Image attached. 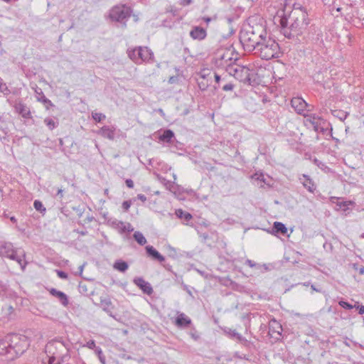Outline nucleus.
<instances>
[{
  "mask_svg": "<svg viewBox=\"0 0 364 364\" xmlns=\"http://www.w3.org/2000/svg\"><path fill=\"white\" fill-rule=\"evenodd\" d=\"M27 338L19 334L7 335L0 340V356L3 361L13 360L22 355L28 348Z\"/></svg>",
  "mask_w": 364,
  "mask_h": 364,
  "instance_id": "f257e3e1",
  "label": "nucleus"
},
{
  "mask_svg": "<svg viewBox=\"0 0 364 364\" xmlns=\"http://www.w3.org/2000/svg\"><path fill=\"white\" fill-rule=\"evenodd\" d=\"M70 342L62 337L55 338L46 345V353L49 358L48 364H63L70 358Z\"/></svg>",
  "mask_w": 364,
  "mask_h": 364,
  "instance_id": "f03ea898",
  "label": "nucleus"
},
{
  "mask_svg": "<svg viewBox=\"0 0 364 364\" xmlns=\"http://www.w3.org/2000/svg\"><path fill=\"white\" fill-rule=\"evenodd\" d=\"M266 36L267 31L264 26L262 24L249 25L240 33V39L244 47L251 51L255 48L257 45H259V42L264 41Z\"/></svg>",
  "mask_w": 364,
  "mask_h": 364,
  "instance_id": "7ed1b4c3",
  "label": "nucleus"
},
{
  "mask_svg": "<svg viewBox=\"0 0 364 364\" xmlns=\"http://www.w3.org/2000/svg\"><path fill=\"white\" fill-rule=\"evenodd\" d=\"M251 51L258 54L262 59L269 60L279 57V46L274 39L266 36L264 41L259 42V45H257Z\"/></svg>",
  "mask_w": 364,
  "mask_h": 364,
  "instance_id": "20e7f679",
  "label": "nucleus"
},
{
  "mask_svg": "<svg viewBox=\"0 0 364 364\" xmlns=\"http://www.w3.org/2000/svg\"><path fill=\"white\" fill-rule=\"evenodd\" d=\"M289 18L291 21L289 28L301 35L309 24L307 14L302 10H294Z\"/></svg>",
  "mask_w": 364,
  "mask_h": 364,
  "instance_id": "39448f33",
  "label": "nucleus"
},
{
  "mask_svg": "<svg viewBox=\"0 0 364 364\" xmlns=\"http://www.w3.org/2000/svg\"><path fill=\"white\" fill-rule=\"evenodd\" d=\"M0 256L16 261L22 269L25 268L26 263L24 262V254L18 255L17 250L14 248L11 242H0Z\"/></svg>",
  "mask_w": 364,
  "mask_h": 364,
  "instance_id": "423d86ee",
  "label": "nucleus"
},
{
  "mask_svg": "<svg viewBox=\"0 0 364 364\" xmlns=\"http://www.w3.org/2000/svg\"><path fill=\"white\" fill-rule=\"evenodd\" d=\"M227 73L233 76L240 82L247 83L250 81V69L246 66L234 64L228 65L226 68Z\"/></svg>",
  "mask_w": 364,
  "mask_h": 364,
  "instance_id": "0eeeda50",
  "label": "nucleus"
},
{
  "mask_svg": "<svg viewBox=\"0 0 364 364\" xmlns=\"http://www.w3.org/2000/svg\"><path fill=\"white\" fill-rule=\"evenodd\" d=\"M128 55L136 63H141L151 60L154 57V53L147 47H138L129 50Z\"/></svg>",
  "mask_w": 364,
  "mask_h": 364,
  "instance_id": "6e6552de",
  "label": "nucleus"
},
{
  "mask_svg": "<svg viewBox=\"0 0 364 364\" xmlns=\"http://www.w3.org/2000/svg\"><path fill=\"white\" fill-rule=\"evenodd\" d=\"M131 13L132 10L129 6H116L111 9L109 16L113 21L123 23L130 17Z\"/></svg>",
  "mask_w": 364,
  "mask_h": 364,
  "instance_id": "1a4fd4ad",
  "label": "nucleus"
},
{
  "mask_svg": "<svg viewBox=\"0 0 364 364\" xmlns=\"http://www.w3.org/2000/svg\"><path fill=\"white\" fill-rule=\"evenodd\" d=\"M282 331V325L276 319L272 318L269 321L268 334L275 341L281 339Z\"/></svg>",
  "mask_w": 364,
  "mask_h": 364,
  "instance_id": "9d476101",
  "label": "nucleus"
},
{
  "mask_svg": "<svg viewBox=\"0 0 364 364\" xmlns=\"http://www.w3.org/2000/svg\"><path fill=\"white\" fill-rule=\"evenodd\" d=\"M177 316L175 318L174 324L180 328H186L190 326L192 323L191 319L184 313L177 311Z\"/></svg>",
  "mask_w": 364,
  "mask_h": 364,
  "instance_id": "9b49d317",
  "label": "nucleus"
},
{
  "mask_svg": "<svg viewBox=\"0 0 364 364\" xmlns=\"http://www.w3.org/2000/svg\"><path fill=\"white\" fill-rule=\"evenodd\" d=\"M291 105L298 114L305 115L304 112L308 104L303 98L293 97L291 100Z\"/></svg>",
  "mask_w": 364,
  "mask_h": 364,
  "instance_id": "f8f14e48",
  "label": "nucleus"
},
{
  "mask_svg": "<svg viewBox=\"0 0 364 364\" xmlns=\"http://www.w3.org/2000/svg\"><path fill=\"white\" fill-rule=\"evenodd\" d=\"M100 306L102 308V309L105 311L109 316L112 317L113 318H116L115 316L113 314V309H114V306L111 301V299L108 297H101L100 298Z\"/></svg>",
  "mask_w": 364,
  "mask_h": 364,
  "instance_id": "ddd939ff",
  "label": "nucleus"
},
{
  "mask_svg": "<svg viewBox=\"0 0 364 364\" xmlns=\"http://www.w3.org/2000/svg\"><path fill=\"white\" fill-rule=\"evenodd\" d=\"M134 283L139 287L144 294L151 295L153 293V288L150 283L145 281L142 277L134 278Z\"/></svg>",
  "mask_w": 364,
  "mask_h": 364,
  "instance_id": "4468645a",
  "label": "nucleus"
},
{
  "mask_svg": "<svg viewBox=\"0 0 364 364\" xmlns=\"http://www.w3.org/2000/svg\"><path fill=\"white\" fill-rule=\"evenodd\" d=\"M190 36L193 40L202 41L207 36L206 30L200 26H194L190 31Z\"/></svg>",
  "mask_w": 364,
  "mask_h": 364,
  "instance_id": "2eb2a0df",
  "label": "nucleus"
},
{
  "mask_svg": "<svg viewBox=\"0 0 364 364\" xmlns=\"http://www.w3.org/2000/svg\"><path fill=\"white\" fill-rule=\"evenodd\" d=\"M49 292L53 296L57 298L63 306H68L69 304L68 297L64 292L55 288L50 289Z\"/></svg>",
  "mask_w": 364,
  "mask_h": 364,
  "instance_id": "dca6fc26",
  "label": "nucleus"
},
{
  "mask_svg": "<svg viewBox=\"0 0 364 364\" xmlns=\"http://www.w3.org/2000/svg\"><path fill=\"white\" fill-rule=\"evenodd\" d=\"M112 226L119 230L121 233L131 232L134 230L132 225L129 223H124L122 221L114 220L112 223Z\"/></svg>",
  "mask_w": 364,
  "mask_h": 364,
  "instance_id": "f3484780",
  "label": "nucleus"
},
{
  "mask_svg": "<svg viewBox=\"0 0 364 364\" xmlns=\"http://www.w3.org/2000/svg\"><path fill=\"white\" fill-rule=\"evenodd\" d=\"M299 181L302 183L304 187L306 188L310 193H313L316 190V186L314 182L308 175L303 174L299 178Z\"/></svg>",
  "mask_w": 364,
  "mask_h": 364,
  "instance_id": "a211bd4d",
  "label": "nucleus"
},
{
  "mask_svg": "<svg viewBox=\"0 0 364 364\" xmlns=\"http://www.w3.org/2000/svg\"><path fill=\"white\" fill-rule=\"evenodd\" d=\"M114 132V127L109 126H104L97 132V134L101 135L104 138H107L109 140H113L115 136Z\"/></svg>",
  "mask_w": 364,
  "mask_h": 364,
  "instance_id": "6ab92c4d",
  "label": "nucleus"
},
{
  "mask_svg": "<svg viewBox=\"0 0 364 364\" xmlns=\"http://www.w3.org/2000/svg\"><path fill=\"white\" fill-rule=\"evenodd\" d=\"M145 249L148 256L152 259L157 260L159 262H164L165 257L161 255L153 246L147 245Z\"/></svg>",
  "mask_w": 364,
  "mask_h": 364,
  "instance_id": "aec40b11",
  "label": "nucleus"
},
{
  "mask_svg": "<svg viewBox=\"0 0 364 364\" xmlns=\"http://www.w3.org/2000/svg\"><path fill=\"white\" fill-rule=\"evenodd\" d=\"M15 109L17 113L21 114L22 117L25 119L31 118V111L30 109L23 103H18L15 105Z\"/></svg>",
  "mask_w": 364,
  "mask_h": 364,
  "instance_id": "412c9836",
  "label": "nucleus"
},
{
  "mask_svg": "<svg viewBox=\"0 0 364 364\" xmlns=\"http://www.w3.org/2000/svg\"><path fill=\"white\" fill-rule=\"evenodd\" d=\"M280 21H281V26L283 29V33H284V35L285 37H287L288 38H292L294 36L299 35V33H296L295 32H293V31H291L289 28V27L287 28L288 22H287V18H282Z\"/></svg>",
  "mask_w": 364,
  "mask_h": 364,
  "instance_id": "4be33fe9",
  "label": "nucleus"
},
{
  "mask_svg": "<svg viewBox=\"0 0 364 364\" xmlns=\"http://www.w3.org/2000/svg\"><path fill=\"white\" fill-rule=\"evenodd\" d=\"M175 135L172 130L166 129L164 131L163 134L159 136V139L165 143H171Z\"/></svg>",
  "mask_w": 364,
  "mask_h": 364,
  "instance_id": "5701e85b",
  "label": "nucleus"
},
{
  "mask_svg": "<svg viewBox=\"0 0 364 364\" xmlns=\"http://www.w3.org/2000/svg\"><path fill=\"white\" fill-rule=\"evenodd\" d=\"M341 199H338V202L336 203V205L339 207V208L343 211L347 212L348 210H350V207L355 206V202L352 200H340Z\"/></svg>",
  "mask_w": 364,
  "mask_h": 364,
  "instance_id": "b1692460",
  "label": "nucleus"
},
{
  "mask_svg": "<svg viewBox=\"0 0 364 364\" xmlns=\"http://www.w3.org/2000/svg\"><path fill=\"white\" fill-rule=\"evenodd\" d=\"M36 93L38 95V101L43 102L46 105L47 109H48L49 106H53L52 102L44 95L41 88L36 89Z\"/></svg>",
  "mask_w": 364,
  "mask_h": 364,
  "instance_id": "393cba45",
  "label": "nucleus"
},
{
  "mask_svg": "<svg viewBox=\"0 0 364 364\" xmlns=\"http://www.w3.org/2000/svg\"><path fill=\"white\" fill-rule=\"evenodd\" d=\"M113 268L120 272H125L128 269L129 265L127 262L122 259H117L114 262Z\"/></svg>",
  "mask_w": 364,
  "mask_h": 364,
  "instance_id": "a878e982",
  "label": "nucleus"
},
{
  "mask_svg": "<svg viewBox=\"0 0 364 364\" xmlns=\"http://www.w3.org/2000/svg\"><path fill=\"white\" fill-rule=\"evenodd\" d=\"M273 231L276 233H281L285 235L287 232V228L284 223L274 222L273 224Z\"/></svg>",
  "mask_w": 364,
  "mask_h": 364,
  "instance_id": "bb28decb",
  "label": "nucleus"
},
{
  "mask_svg": "<svg viewBox=\"0 0 364 364\" xmlns=\"http://www.w3.org/2000/svg\"><path fill=\"white\" fill-rule=\"evenodd\" d=\"M43 122L50 130H53L59 124L58 119L55 117H46Z\"/></svg>",
  "mask_w": 364,
  "mask_h": 364,
  "instance_id": "cd10ccee",
  "label": "nucleus"
},
{
  "mask_svg": "<svg viewBox=\"0 0 364 364\" xmlns=\"http://www.w3.org/2000/svg\"><path fill=\"white\" fill-rule=\"evenodd\" d=\"M175 213L178 218L183 219L186 222L189 221L192 218V215L191 213L185 212L182 209L176 210Z\"/></svg>",
  "mask_w": 364,
  "mask_h": 364,
  "instance_id": "c85d7f7f",
  "label": "nucleus"
},
{
  "mask_svg": "<svg viewBox=\"0 0 364 364\" xmlns=\"http://www.w3.org/2000/svg\"><path fill=\"white\" fill-rule=\"evenodd\" d=\"M227 333L230 338H235L240 342L246 341L245 338L235 330L229 329L228 331H227Z\"/></svg>",
  "mask_w": 364,
  "mask_h": 364,
  "instance_id": "c756f323",
  "label": "nucleus"
},
{
  "mask_svg": "<svg viewBox=\"0 0 364 364\" xmlns=\"http://www.w3.org/2000/svg\"><path fill=\"white\" fill-rule=\"evenodd\" d=\"M332 114L341 121H344L347 118L348 113L341 109H335L332 110Z\"/></svg>",
  "mask_w": 364,
  "mask_h": 364,
  "instance_id": "7c9ffc66",
  "label": "nucleus"
},
{
  "mask_svg": "<svg viewBox=\"0 0 364 364\" xmlns=\"http://www.w3.org/2000/svg\"><path fill=\"white\" fill-rule=\"evenodd\" d=\"M134 240L140 245H144L146 243V239L143 235V234L139 231H136L134 233Z\"/></svg>",
  "mask_w": 364,
  "mask_h": 364,
  "instance_id": "2f4dec72",
  "label": "nucleus"
},
{
  "mask_svg": "<svg viewBox=\"0 0 364 364\" xmlns=\"http://www.w3.org/2000/svg\"><path fill=\"white\" fill-rule=\"evenodd\" d=\"M33 207L34 208L37 210V211H39L40 213H45L46 209V208L44 207V205H43L42 202L38 200H36L34 202H33Z\"/></svg>",
  "mask_w": 364,
  "mask_h": 364,
  "instance_id": "473e14b6",
  "label": "nucleus"
},
{
  "mask_svg": "<svg viewBox=\"0 0 364 364\" xmlns=\"http://www.w3.org/2000/svg\"><path fill=\"white\" fill-rule=\"evenodd\" d=\"M314 164L321 170H323L325 172H328L330 171V168L326 166V164L316 159H314Z\"/></svg>",
  "mask_w": 364,
  "mask_h": 364,
  "instance_id": "72a5a7b5",
  "label": "nucleus"
},
{
  "mask_svg": "<svg viewBox=\"0 0 364 364\" xmlns=\"http://www.w3.org/2000/svg\"><path fill=\"white\" fill-rule=\"evenodd\" d=\"M92 117L97 122H100L106 118V116L102 113L92 112Z\"/></svg>",
  "mask_w": 364,
  "mask_h": 364,
  "instance_id": "f704fd0d",
  "label": "nucleus"
},
{
  "mask_svg": "<svg viewBox=\"0 0 364 364\" xmlns=\"http://www.w3.org/2000/svg\"><path fill=\"white\" fill-rule=\"evenodd\" d=\"M95 353L98 355L99 360L102 364H105V357L103 355L102 350L100 347L95 348Z\"/></svg>",
  "mask_w": 364,
  "mask_h": 364,
  "instance_id": "c9c22d12",
  "label": "nucleus"
},
{
  "mask_svg": "<svg viewBox=\"0 0 364 364\" xmlns=\"http://www.w3.org/2000/svg\"><path fill=\"white\" fill-rule=\"evenodd\" d=\"M338 304L341 307H343L345 309H352L353 308V306L352 304L345 301H340Z\"/></svg>",
  "mask_w": 364,
  "mask_h": 364,
  "instance_id": "e433bc0d",
  "label": "nucleus"
},
{
  "mask_svg": "<svg viewBox=\"0 0 364 364\" xmlns=\"http://www.w3.org/2000/svg\"><path fill=\"white\" fill-rule=\"evenodd\" d=\"M235 87V85L232 83H227L222 87L223 91H232Z\"/></svg>",
  "mask_w": 364,
  "mask_h": 364,
  "instance_id": "4c0bfd02",
  "label": "nucleus"
},
{
  "mask_svg": "<svg viewBox=\"0 0 364 364\" xmlns=\"http://www.w3.org/2000/svg\"><path fill=\"white\" fill-rule=\"evenodd\" d=\"M85 346L90 349H94L95 350V348L98 347V346H96L95 342L93 340H90V341H87Z\"/></svg>",
  "mask_w": 364,
  "mask_h": 364,
  "instance_id": "58836bf2",
  "label": "nucleus"
},
{
  "mask_svg": "<svg viewBox=\"0 0 364 364\" xmlns=\"http://www.w3.org/2000/svg\"><path fill=\"white\" fill-rule=\"evenodd\" d=\"M131 204L130 201L125 200L122 203V207L125 211H127L129 209Z\"/></svg>",
  "mask_w": 364,
  "mask_h": 364,
  "instance_id": "ea45409f",
  "label": "nucleus"
},
{
  "mask_svg": "<svg viewBox=\"0 0 364 364\" xmlns=\"http://www.w3.org/2000/svg\"><path fill=\"white\" fill-rule=\"evenodd\" d=\"M6 290V286L2 282H0V298L4 296Z\"/></svg>",
  "mask_w": 364,
  "mask_h": 364,
  "instance_id": "a19ab883",
  "label": "nucleus"
},
{
  "mask_svg": "<svg viewBox=\"0 0 364 364\" xmlns=\"http://www.w3.org/2000/svg\"><path fill=\"white\" fill-rule=\"evenodd\" d=\"M58 276L63 279H68V274L63 271L58 270L57 271Z\"/></svg>",
  "mask_w": 364,
  "mask_h": 364,
  "instance_id": "79ce46f5",
  "label": "nucleus"
},
{
  "mask_svg": "<svg viewBox=\"0 0 364 364\" xmlns=\"http://www.w3.org/2000/svg\"><path fill=\"white\" fill-rule=\"evenodd\" d=\"M190 336L195 340L197 341L199 339L200 336L198 334L196 331L194 329L193 331L190 332Z\"/></svg>",
  "mask_w": 364,
  "mask_h": 364,
  "instance_id": "37998d69",
  "label": "nucleus"
},
{
  "mask_svg": "<svg viewBox=\"0 0 364 364\" xmlns=\"http://www.w3.org/2000/svg\"><path fill=\"white\" fill-rule=\"evenodd\" d=\"M55 198L58 199H62L63 198V190L62 188L58 189V192L55 195Z\"/></svg>",
  "mask_w": 364,
  "mask_h": 364,
  "instance_id": "c03bdc74",
  "label": "nucleus"
},
{
  "mask_svg": "<svg viewBox=\"0 0 364 364\" xmlns=\"http://www.w3.org/2000/svg\"><path fill=\"white\" fill-rule=\"evenodd\" d=\"M79 290L81 293H87V286L83 284H79Z\"/></svg>",
  "mask_w": 364,
  "mask_h": 364,
  "instance_id": "a18cd8bd",
  "label": "nucleus"
},
{
  "mask_svg": "<svg viewBox=\"0 0 364 364\" xmlns=\"http://www.w3.org/2000/svg\"><path fill=\"white\" fill-rule=\"evenodd\" d=\"M125 183L128 188H134V182L132 179H130V178L127 179L125 181Z\"/></svg>",
  "mask_w": 364,
  "mask_h": 364,
  "instance_id": "49530a36",
  "label": "nucleus"
},
{
  "mask_svg": "<svg viewBox=\"0 0 364 364\" xmlns=\"http://www.w3.org/2000/svg\"><path fill=\"white\" fill-rule=\"evenodd\" d=\"M193 2V0H181L180 5L186 6L190 5Z\"/></svg>",
  "mask_w": 364,
  "mask_h": 364,
  "instance_id": "de8ad7c7",
  "label": "nucleus"
},
{
  "mask_svg": "<svg viewBox=\"0 0 364 364\" xmlns=\"http://www.w3.org/2000/svg\"><path fill=\"white\" fill-rule=\"evenodd\" d=\"M245 264H247L250 267H254L257 266V264L251 259H247L245 261Z\"/></svg>",
  "mask_w": 364,
  "mask_h": 364,
  "instance_id": "09e8293b",
  "label": "nucleus"
},
{
  "mask_svg": "<svg viewBox=\"0 0 364 364\" xmlns=\"http://www.w3.org/2000/svg\"><path fill=\"white\" fill-rule=\"evenodd\" d=\"M357 309H358V314L362 315L364 314V306L358 305Z\"/></svg>",
  "mask_w": 364,
  "mask_h": 364,
  "instance_id": "8fccbe9b",
  "label": "nucleus"
},
{
  "mask_svg": "<svg viewBox=\"0 0 364 364\" xmlns=\"http://www.w3.org/2000/svg\"><path fill=\"white\" fill-rule=\"evenodd\" d=\"M137 198L141 200L142 202H145L146 200V197L143 194H138Z\"/></svg>",
  "mask_w": 364,
  "mask_h": 364,
  "instance_id": "3c124183",
  "label": "nucleus"
},
{
  "mask_svg": "<svg viewBox=\"0 0 364 364\" xmlns=\"http://www.w3.org/2000/svg\"><path fill=\"white\" fill-rule=\"evenodd\" d=\"M183 289L184 290H186L187 291V293L191 296V297H193V294H192V292L191 291L188 289V286L184 284L183 285Z\"/></svg>",
  "mask_w": 364,
  "mask_h": 364,
  "instance_id": "603ef678",
  "label": "nucleus"
},
{
  "mask_svg": "<svg viewBox=\"0 0 364 364\" xmlns=\"http://www.w3.org/2000/svg\"><path fill=\"white\" fill-rule=\"evenodd\" d=\"M215 80L217 83H219L220 80V76L217 73H215Z\"/></svg>",
  "mask_w": 364,
  "mask_h": 364,
  "instance_id": "864d4df0",
  "label": "nucleus"
},
{
  "mask_svg": "<svg viewBox=\"0 0 364 364\" xmlns=\"http://www.w3.org/2000/svg\"><path fill=\"white\" fill-rule=\"evenodd\" d=\"M311 288L313 291H315L316 292H320L321 291V289H317L314 284H311Z\"/></svg>",
  "mask_w": 364,
  "mask_h": 364,
  "instance_id": "5fc2aeb1",
  "label": "nucleus"
},
{
  "mask_svg": "<svg viewBox=\"0 0 364 364\" xmlns=\"http://www.w3.org/2000/svg\"><path fill=\"white\" fill-rule=\"evenodd\" d=\"M2 87H6V84L3 83L2 79L0 77V90H2Z\"/></svg>",
  "mask_w": 364,
  "mask_h": 364,
  "instance_id": "6e6d98bb",
  "label": "nucleus"
},
{
  "mask_svg": "<svg viewBox=\"0 0 364 364\" xmlns=\"http://www.w3.org/2000/svg\"><path fill=\"white\" fill-rule=\"evenodd\" d=\"M10 220H11L13 223H17V220H16V218L14 216H11V217H10Z\"/></svg>",
  "mask_w": 364,
  "mask_h": 364,
  "instance_id": "4d7b16f0",
  "label": "nucleus"
},
{
  "mask_svg": "<svg viewBox=\"0 0 364 364\" xmlns=\"http://www.w3.org/2000/svg\"><path fill=\"white\" fill-rule=\"evenodd\" d=\"M256 178L257 180H260V181H264V176L262 174H260L259 176H257Z\"/></svg>",
  "mask_w": 364,
  "mask_h": 364,
  "instance_id": "13d9d810",
  "label": "nucleus"
},
{
  "mask_svg": "<svg viewBox=\"0 0 364 364\" xmlns=\"http://www.w3.org/2000/svg\"><path fill=\"white\" fill-rule=\"evenodd\" d=\"M85 267V264H83L82 265H80L79 267V272H80V274H81L82 273V271H83V268Z\"/></svg>",
  "mask_w": 364,
  "mask_h": 364,
  "instance_id": "bf43d9fd",
  "label": "nucleus"
},
{
  "mask_svg": "<svg viewBox=\"0 0 364 364\" xmlns=\"http://www.w3.org/2000/svg\"><path fill=\"white\" fill-rule=\"evenodd\" d=\"M358 272H359V274H364V267H360V268L358 269Z\"/></svg>",
  "mask_w": 364,
  "mask_h": 364,
  "instance_id": "052dcab7",
  "label": "nucleus"
},
{
  "mask_svg": "<svg viewBox=\"0 0 364 364\" xmlns=\"http://www.w3.org/2000/svg\"><path fill=\"white\" fill-rule=\"evenodd\" d=\"M203 20L206 22V23H209L210 21H211V18L210 17H205L203 18Z\"/></svg>",
  "mask_w": 364,
  "mask_h": 364,
  "instance_id": "680f3d73",
  "label": "nucleus"
},
{
  "mask_svg": "<svg viewBox=\"0 0 364 364\" xmlns=\"http://www.w3.org/2000/svg\"><path fill=\"white\" fill-rule=\"evenodd\" d=\"M174 82H175L174 77H171L169 78L168 82H169V83H173Z\"/></svg>",
  "mask_w": 364,
  "mask_h": 364,
  "instance_id": "e2e57ef3",
  "label": "nucleus"
},
{
  "mask_svg": "<svg viewBox=\"0 0 364 364\" xmlns=\"http://www.w3.org/2000/svg\"><path fill=\"white\" fill-rule=\"evenodd\" d=\"M202 237H203V238L204 240H206V239H208V234H206V233H204V234H203Z\"/></svg>",
  "mask_w": 364,
  "mask_h": 364,
  "instance_id": "0e129e2a",
  "label": "nucleus"
},
{
  "mask_svg": "<svg viewBox=\"0 0 364 364\" xmlns=\"http://www.w3.org/2000/svg\"><path fill=\"white\" fill-rule=\"evenodd\" d=\"M302 284H303L304 286L308 287V286H309L310 282H304V283H303Z\"/></svg>",
  "mask_w": 364,
  "mask_h": 364,
  "instance_id": "69168bd1",
  "label": "nucleus"
},
{
  "mask_svg": "<svg viewBox=\"0 0 364 364\" xmlns=\"http://www.w3.org/2000/svg\"><path fill=\"white\" fill-rule=\"evenodd\" d=\"M8 309L10 311H13L14 309L11 306H8Z\"/></svg>",
  "mask_w": 364,
  "mask_h": 364,
  "instance_id": "338daca9",
  "label": "nucleus"
},
{
  "mask_svg": "<svg viewBox=\"0 0 364 364\" xmlns=\"http://www.w3.org/2000/svg\"><path fill=\"white\" fill-rule=\"evenodd\" d=\"M199 87H200V88L201 90H205L206 89V87H205V86H204V87H201L200 84H199Z\"/></svg>",
  "mask_w": 364,
  "mask_h": 364,
  "instance_id": "774afa93",
  "label": "nucleus"
}]
</instances>
